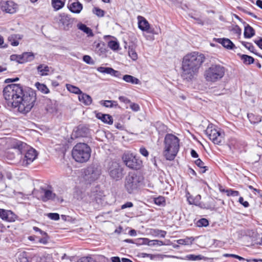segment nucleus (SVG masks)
<instances>
[{"label": "nucleus", "mask_w": 262, "mask_h": 262, "mask_svg": "<svg viewBox=\"0 0 262 262\" xmlns=\"http://www.w3.org/2000/svg\"><path fill=\"white\" fill-rule=\"evenodd\" d=\"M4 97L9 106L17 108L21 113L27 114L34 106L36 94L33 89H23L20 84H11L7 85L3 90Z\"/></svg>", "instance_id": "1"}, {"label": "nucleus", "mask_w": 262, "mask_h": 262, "mask_svg": "<svg viewBox=\"0 0 262 262\" xmlns=\"http://www.w3.org/2000/svg\"><path fill=\"white\" fill-rule=\"evenodd\" d=\"M205 60V57L204 54L198 52H192L185 55L183 58L182 64L183 78L191 80L197 75Z\"/></svg>", "instance_id": "2"}, {"label": "nucleus", "mask_w": 262, "mask_h": 262, "mask_svg": "<svg viewBox=\"0 0 262 262\" xmlns=\"http://www.w3.org/2000/svg\"><path fill=\"white\" fill-rule=\"evenodd\" d=\"M179 139L175 135L171 134L166 135L164 141L163 155L167 160H174L179 150Z\"/></svg>", "instance_id": "3"}, {"label": "nucleus", "mask_w": 262, "mask_h": 262, "mask_svg": "<svg viewBox=\"0 0 262 262\" xmlns=\"http://www.w3.org/2000/svg\"><path fill=\"white\" fill-rule=\"evenodd\" d=\"M91 149L85 143H79L74 146L72 155L73 159L78 162L88 161L91 157Z\"/></svg>", "instance_id": "4"}, {"label": "nucleus", "mask_w": 262, "mask_h": 262, "mask_svg": "<svg viewBox=\"0 0 262 262\" xmlns=\"http://www.w3.org/2000/svg\"><path fill=\"white\" fill-rule=\"evenodd\" d=\"M12 146L13 149L17 150V151L18 154H22L27 150L23 161V164L24 165H28V164H30L37 157L36 151L32 148L26 149L28 148V147L25 143L19 141H16L14 142Z\"/></svg>", "instance_id": "5"}, {"label": "nucleus", "mask_w": 262, "mask_h": 262, "mask_svg": "<svg viewBox=\"0 0 262 262\" xmlns=\"http://www.w3.org/2000/svg\"><path fill=\"white\" fill-rule=\"evenodd\" d=\"M225 68L220 64H212L204 72L205 80L209 82H215L220 81L224 76Z\"/></svg>", "instance_id": "6"}, {"label": "nucleus", "mask_w": 262, "mask_h": 262, "mask_svg": "<svg viewBox=\"0 0 262 262\" xmlns=\"http://www.w3.org/2000/svg\"><path fill=\"white\" fill-rule=\"evenodd\" d=\"M205 133L207 137L214 144L222 145L224 143V132L220 129L216 128L212 124L208 126Z\"/></svg>", "instance_id": "7"}, {"label": "nucleus", "mask_w": 262, "mask_h": 262, "mask_svg": "<svg viewBox=\"0 0 262 262\" xmlns=\"http://www.w3.org/2000/svg\"><path fill=\"white\" fill-rule=\"evenodd\" d=\"M142 178L134 172H129L126 177L124 187L129 193H133L140 186Z\"/></svg>", "instance_id": "8"}, {"label": "nucleus", "mask_w": 262, "mask_h": 262, "mask_svg": "<svg viewBox=\"0 0 262 262\" xmlns=\"http://www.w3.org/2000/svg\"><path fill=\"white\" fill-rule=\"evenodd\" d=\"M123 162L130 169H140L142 166V162L133 154L126 153L122 157Z\"/></svg>", "instance_id": "9"}, {"label": "nucleus", "mask_w": 262, "mask_h": 262, "mask_svg": "<svg viewBox=\"0 0 262 262\" xmlns=\"http://www.w3.org/2000/svg\"><path fill=\"white\" fill-rule=\"evenodd\" d=\"M108 172L111 178L116 181L121 180L123 176V168L120 164L116 162L110 163Z\"/></svg>", "instance_id": "10"}, {"label": "nucleus", "mask_w": 262, "mask_h": 262, "mask_svg": "<svg viewBox=\"0 0 262 262\" xmlns=\"http://www.w3.org/2000/svg\"><path fill=\"white\" fill-rule=\"evenodd\" d=\"M84 179L90 182L98 179L101 174V169L97 165H91L84 170Z\"/></svg>", "instance_id": "11"}, {"label": "nucleus", "mask_w": 262, "mask_h": 262, "mask_svg": "<svg viewBox=\"0 0 262 262\" xmlns=\"http://www.w3.org/2000/svg\"><path fill=\"white\" fill-rule=\"evenodd\" d=\"M59 17V23L62 24L63 29L69 30L72 26L73 20L64 13L60 14Z\"/></svg>", "instance_id": "12"}, {"label": "nucleus", "mask_w": 262, "mask_h": 262, "mask_svg": "<svg viewBox=\"0 0 262 262\" xmlns=\"http://www.w3.org/2000/svg\"><path fill=\"white\" fill-rule=\"evenodd\" d=\"M138 27L143 31L149 33H152V31L150 30V25L148 21L143 16H138Z\"/></svg>", "instance_id": "13"}, {"label": "nucleus", "mask_w": 262, "mask_h": 262, "mask_svg": "<svg viewBox=\"0 0 262 262\" xmlns=\"http://www.w3.org/2000/svg\"><path fill=\"white\" fill-rule=\"evenodd\" d=\"M2 9L3 11L9 13H14L16 10L17 6L12 1H7L1 3Z\"/></svg>", "instance_id": "14"}, {"label": "nucleus", "mask_w": 262, "mask_h": 262, "mask_svg": "<svg viewBox=\"0 0 262 262\" xmlns=\"http://www.w3.org/2000/svg\"><path fill=\"white\" fill-rule=\"evenodd\" d=\"M97 70L100 73L110 74L115 77H119L121 75L119 71H116L112 68L100 67L97 69Z\"/></svg>", "instance_id": "15"}, {"label": "nucleus", "mask_w": 262, "mask_h": 262, "mask_svg": "<svg viewBox=\"0 0 262 262\" xmlns=\"http://www.w3.org/2000/svg\"><path fill=\"white\" fill-rule=\"evenodd\" d=\"M96 117L97 119L101 120L103 123L108 124H112L113 120L112 117L108 114H104L101 113H96Z\"/></svg>", "instance_id": "16"}, {"label": "nucleus", "mask_w": 262, "mask_h": 262, "mask_svg": "<svg viewBox=\"0 0 262 262\" xmlns=\"http://www.w3.org/2000/svg\"><path fill=\"white\" fill-rule=\"evenodd\" d=\"M216 41L228 49H233L235 47L233 43L228 38H217Z\"/></svg>", "instance_id": "17"}, {"label": "nucleus", "mask_w": 262, "mask_h": 262, "mask_svg": "<svg viewBox=\"0 0 262 262\" xmlns=\"http://www.w3.org/2000/svg\"><path fill=\"white\" fill-rule=\"evenodd\" d=\"M42 191L43 193V195L42 196V200L43 202L55 199L56 195L51 190L42 188Z\"/></svg>", "instance_id": "18"}, {"label": "nucleus", "mask_w": 262, "mask_h": 262, "mask_svg": "<svg viewBox=\"0 0 262 262\" xmlns=\"http://www.w3.org/2000/svg\"><path fill=\"white\" fill-rule=\"evenodd\" d=\"M78 99L80 102L86 105L91 104L92 102L91 96L82 92L78 96Z\"/></svg>", "instance_id": "19"}, {"label": "nucleus", "mask_w": 262, "mask_h": 262, "mask_svg": "<svg viewBox=\"0 0 262 262\" xmlns=\"http://www.w3.org/2000/svg\"><path fill=\"white\" fill-rule=\"evenodd\" d=\"M21 63L30 62L35 58V55L32 52H24L21 54Z\"/></svg>", "instance_id": "20"}, {"label": "nucleus", "mask_w": 262, "mask_h": 262, "mask_svg": "<svg viewBox=\"0 0 262 262\" xmlns=\"http://www.w3.org/2000/svg\"><path fill=\"white\" fill-rule=\"evenodd\" d=\"M69 9L73 13H79L82 9V5L79 2H74L70 5Z\"/></svg>", "instance_id": "21"}, {"label": "nucleus", "mask_w": 262, "mask_h": 262, "mask_svg": "<svg viewBox=\"0 0 262 262\" xmlns=\"http://www.w3.org/2000/svg\"><path fill=\"white\" fill-rule=\"evenodd\" d=\"M13 213L10 210H6L3 209H0V217L7 221H10V215H12Z\"/></svg>", "instance_id": "22"}, {"label": "nucleus", "mask_w": 262, "mask_h": 262, "mask_svg": "<svg viewBox=\"0 0 262 262\" xmlns=\"http://www.w3.org/2000/svg\"><path fill=\"white\" fill-rule=\"evenodd\" d=\"M37 70L41 76H46L48 74L50 68L46 65L40 64L37 67Z\"/></svg>", "instance_id": "23"}, {"label": "nucleus", "mask_w": 262, "mask_h": 262, "mask_svg": "<svg viewBox=\"0 0 262 262\" xmlns=\"http://www.w3.org/2000/svg\"><path fill=\"white\" fill-rule=\"evenodd\" d=\"M123 79L125 82L130 83L132 84H138L140 83V80L138 78L129 75H124Z\"/></svg>", "instance_id": "24"}, {"label": "nucleus", "mask_w": 262, "mask_h": 262, "mask_svg": "<svg viewBox=\"0 0 262 262\" xmlns=\"http://www.w3.org/2000/svg\"><path fill=\"white\" fill-rule=\"evenodd\" d=\"M254 34L255 31L250 26L247 25L245 27L244 36L246 38H251Z\"/></svg>", "instance_id": "25"}, {"label": "nucleus", "mask_w": 262, "mask_h": 262, "mask_svg": "<svg viewBox=\"0 0 262 262\" xmlns=\"http://www.w3.org/2000/svg\"><path fill=\"white\" fill-rule=\"evenodd\" d=\"M46 110L49 113H53L56 111V106L55 103L50 100L47 101Z\"/></svg>", "instance_id": "26"}, {"label": "nucleus", "mask_w": 262, "mask_h": 262, "mask_svg": "<svg viewBox=\"0 0 262 262\" xmlns=\"http://www.w3.org/2000/svg\"><path fill=\"white\" fill-rule=\"evenodd\" d=\"M78 28L81 31H83L86 34L88 35V36H93V34L92 31V30L88 27L85 25L83 24H79L77 25Z\"/></svg>", "instance_id": "27"}, {"label": "nucleus", "mask_w": 262, "mask_h": 262, "mask_svg": "<svg viewBox=\"0 0 262 262\" xmlns=\"http://www.w3.org/2000/svg\"><path fill=\"white\" fill-rule=\"evenodd\" d=\"M35 86L38 91H40L43 94H48L50 92L49 89L47 86L42 83H40L37 82L35 83Z\"/></svg>", "instance_id": "28"}, {"label": "nucleus", "mask_w": 262, "mask_h": 262, "mask_svg": "<svg viewBox=\"0 0 262 262\" xmlns=\"http://www.w3.org/2000/svg\"><path fill=\"white\" fill-rule=\"evenodd\" d=\"M66 87L67 90L71 93L79 94V95L82 93V91L78 87L72 84H67Z\"/></svg>", "instance_id": "29"}, {"label": "nucleus", "mask_w": 262, "mask_h": 262, "mask_svg": "<svg viewBox=\"0 0 262 262\" xmlns=\"http://www.w3.org/2000/svg\"><path fill=\"white\" fill-rule=\"evenodd\" d=\"M64 4V2L61 0H52V5L55 10L62 8Z\"/></svg>", "instance_id": "30"}, {"label": "nucleus", "mask_w": 262, "mask_h": 262, "mask_svg": "<svg viewBox=\"0 0 262 262\" xmlns=\"http://www.w3.org/2000/svg\"><path fill=\"white\" fill-rule=\"evenodd\" d=\"M201 199V196L198 194L194 198L191 196H188L187 198V201L189 204L197 205Z\"/></svg>", "instance_id": "31"}, {"label": "nucleus", "mask_w": 262, "mask_h": 262, "mask_svg": "<svg viewBox=\"0 0 262 262\" xmlns=\"http://www.w3.org/2000/svg\"><path fill=\"white\" fill-rule=\"evenodd\" d=\"M41 237H39L37 239V243L46 245L48 243L49 237L46 232H41Z\"/></svg>", "instance_id": "32"}, {"label": "nucleus", "mask_w": 262, "mask_h": 262, "mask_svg": "<svg viewBox=\"0 0 262 262\" xmlns=\"http://www.w3.org/2000/svg\"><path fill=\"white\" fill-rule=\"evenodd\" d=\"M151 233L155 236L164 237L166 234V232L165 231L159 229H152L151 231Z\"/></svg>", "instance_id": "33"}, {"label": "nucleus", "mask_w": 262, "mask_h": 262, "mask_svg": "<svg viewBox=\"0 0 262 262\" xmlns=\"http://www.w3.org/2000/svg\"><path fill=\"white\" fill-rule=\"evenodd\" d=\"M241 59L243 60V62L246 64L253 63L254 61V59L252 57L247 55H242L241 56Z\"/></svg>", "instance_id": "34"}, {"label": "nucleus", "mask_w": 262, "mask_h": 262, "mask_svg": "<svg viewBox=\"0 0 262 262\" xmlns=\"http://www.w3.org/2000/svg\"><path fill=\"white\" fill-rule=\"evenodd\" d=\"M154 203L159 206H164L165 205V200L164 197L159 196L154 198Z\"/></svg>", "instance_id": "35"}, {"label": "nucleus", "mask_w": 262, "mask_h": 262, "mask_svg": "<svg viewBox=\"0 0 262 262\" xmlns=\"http://www.w3.org/2000/svg\"><path fill=\"white\" fill-rule=\"evenodd\" d=\"M143 240H144V241H148L147 245L148 246H161L163 245V242L159 240H149L148 238H143Z\"/></svg>", "instance_id": "36"}, {"label": "nucleus", "mask_w": 262, "mask_h": 262, "mask_svg": "<svg viewBox=\"0 0 262 262\" xmlns=\"http://www.w3.org/2000/svg\"><path fill=\"white\" fill-rule=\"evenodd\" d=\"M18 36V35H11L8 37V40L12 46H17L19 45L18 41L16 40Z\"/></svg>", "instance_id": "37"}, {"label": "nucleus", "mask_w": 262, "mask_h": 262, "mask_svg": "<svg viewBox=\"0 0 262 262\" xmlns=\"http://www.w3.org/2000/svg\"><path fill=\"white\" fill-rule=\"evenodd\" d=\"M128 55L134 61L138 59V55L133 48L129 47L128 49Z\"/></svg>", "instance_id": "38"}, {"label": "nucleus", "mask_w": 262, "mask_h": 262, "mask_svg": "<svg viewBox=\"0 0 262 262\" xmlns=\"http://www.w3.org/2000/svg\"><path fill=\"white\" fill-rule=\"evenodd\" d=\"M186 258L191 260H200L203 259L204 256L201 255L189 254L186 256Z\"/></svg>", "instance_id": "39"}, {"label": "nucleus", "mask_w": 262, "mask_h": 262, "mask_svg": "<svg viewBox=\"0 0 262 262\" xmlns=\"http://www.w3.org/2000/svg\"><path fill=\"white\" fill-rule=\"evenodd\" d=\"M108 46L113 50H117L119 48V45L116 41L111 40L108 42Z\"/></svg>", "instance_id": "40"}, {"label": "nucleus", "mask_w": 262, "mask_h": 262, "mask_svg": "<svg viewBox=\"0 0 262 262\" xmlns=\"http://www.w3.org/2000/svg\"><path fill=\"white\" fill-rule=\"evenodd\" d=\"M208 224V220L204 218L201 219L197 222V226L198 227H206Z\"/></svg>", "instance_id": "41"}, {"label": "nucleus", "mask_w": 262, "mask_h": 262, "mask_svg": "<svg viewBox=\"0 0 262 262\" xmlns=\"http://www.w3.org/2000/svg\"><path fill=\"white\" fill-rule=\"evenodd\" d=\"M113 103H116V101H112V100H104L101 101L100 103L101 105L106 107H113Z\"/></svg>", "instance_id": "42"}, {"label": "nucleus", "mask_w": 262, "mask_h": 262, "mask_svg": "<svg viewBox=\"0 0 262 262\" xmlns=\"http://www.w3.org/2000/svg\"><path fill=\"white\" fill-rule=\"evenodd\" d=\"M47 216L51 220L58 221L59 220V215L57 213H49Z\"/></svg>", "instance_id": "43"}, {"label": "nucleus", "mask_w": 262, "mask_h": 262, "mask_svg": "<svg viewBox=\"0 0 262 262\" xmlns=\"http://www.w3.org/2000/svg\"><path fill=\"white\" fill-rule=\"evenodd\" d=\"M195 163L200 168L205 169V170L203 171V172H205L207 170V167L205 166L204 163L200 159H198L195 160Z\"/></svg>", "instance_id": "44"}, {"label": "nucleus", "mask_w": 262, "mask_h": 262, "mask_svg": "<svg viewBox=\"0 0 262 262\" xmlns=\"http://www.w3.org/2000/svg\"><path fill=\"white\" fill-rule=\"evenodd\" d=\"M243 45L247 49H248L250 52L255 54V53L254 52L255 48L252 43H251L250 42H243Z\"/></svg>", "instance_id": "45"}, {"label": "nucleus", "mask_w": 262, "mask_h": 262, "mask_svg": "<svg viewBox=\"0 0 262 262\" xmlns=\"http://www.w3.org/2000/svg\"><path fill=\"white\" fill-rule=\"evenodd\" d=\"M83 61L88 64H94V61L92 58L89 55H84L83 57Z\"/></svg>", "instance_id": "46"}, {"label": "nucleus", "mask_w": 262, "mask_h": 262, "mask_svg": "<svg viewBox=\"0 0 262 262\" xmlns=\"http://www.w3.org/2000/svg\"><path fill=\"white\" fill-rule=\"evenodd\" d=\"M227 193V195L228 196H238L239 193L238 191L236 190H232L231 189H228L226 191Z\"/></svg>", "instance_id": "47"}, {"label": "nucleus", "mask_w": 262, "mask_h": 262, "mask_svg": "<svg viewBox=\"0 0 262 262\" xmlns=\"http://www.w3.org/2000/svg\"><path fill=\"white\" fill-rule=\"evenodd\" d=\"M11 60H15L19 63H21V55H12L10 56Z\"/></svg>", "instance_id": "48"}, {"label": "nucleus", "mask_w": 262, "mask_h": 262, "mask_svg": "<svg viewBox=\"0 0 262 262\" xmlns=\"http://www.w3.org/2000/svg\"><path fill=\"white\" fill-rule=\"evenodd\" d=\"M93 12L98 16H103L104 15V11L100 9L95 8Z\"/></svg>", "instance_id": "49"}, {"label": "nucleus", "mask_w": 262, "mask_h": 262, "mask_svg": "<svg viewBox=\"0 0 262 262\" xmlns=\"http://www.w3.org/2000/svg\"><path fill=\"white\" fill-rule=\"evenodd\" d=\"M129 103L130 107L133 111L138 112L140 110V106L138 104L135 103H132L131 102Z\"/></svg>", "instance_id": "50"}, {"label": "nucleus", "mask_w": 262, "mask_h": 262, "mask_svg": "<svg viewBox=\"0 0 262 262\" xmlns=\"http://www.w3.org/2000/svg\"><path fill=\"white\" fill-rule=\"evenodd\" d=\"M77 262H96L94 259L91 257H82Z\"/></svg>", "instance_id": "51"}, {"label": "nucleus", "mask_w": 262, "mask_h": 262, "mask_svg": "<svg viewBox=\"0 0 262 262\" xmlns=\"http://www.w3.org/2000/svg\"><path fill=\"white\" fill-rule=\"evenodd\" d=\"M140 153L144 157H147L148 156V151L144 147H141L140 148Z\"/></svg>", "instance_id": "52"}, {"label": "nucleus", "mask_w": 262, "mask_h": 262, "mask_svg": "<svg viewBox=\"0 0 262 262\" xmlns=\"http://www.w3.org/2000/svg\"><path fill=\"white\" fill-rule=\"evenodd\" d=\"M238 202L240 204L243 205L245 207H248L249 206V204L247 201H244L243 197H240L238 200Z\"/></svg>", "instance_id": "53"}, {"label": "nucleus", "mask_w": 262, "mask_h": 262, "mask_svg": "<svg viewBox=\"0 0 262 262\" xmlns=\"http://www.w3.org/2000/svg\"><path fill=\"white\" fill-rule=\"evenodd\" d=\"M189 241V238H187L185 239H180L178 240L177 243L181 245H187L188 244Z\"/></svg>", "instance_id": "54"}, {"label": "nucleus", "mask_w": 262, "mask_h": 262, "mask_svg": "<svg viewBox=\"0 0 262 262\" xmlns=\"http://www.w3.org/2000/svg\"><path fill=\"white\" fill-rule=\"evenodd\" d=\"M133 206V204L130 202H127L121 206V209H124L127 208H130Z\"/></svg>", "instance_id": "55"}, {"label": "nucleus", "mask_w": 262, "mask_h": 262, "mask_svg": "<svg viewBox=\"0 0 262 262\" xmlns=\"http://www.w3.org/2000/svg\"><path fill=\"white\" fill-rule=\"evenodd\" d=\"M119 99L120 101L126 104L130 103V100L124 96H120L119 97Z\"/></svg>", "instance_id": "56"}, {"label": "nucleus", "mask_w": 262, "mask_h": 262, "mask_svg": "<svg viewBox=\"0 0 262 262\" xmlns=\"http://www.w3.org/2000/svg\"><path fill=\"white\" fill-rule=\"evenodd\" d=\"M196 206H198L202 208H206L208 209L213 208V207H212L211 205L206 206L204 204L200 203V202H199L198 204Z\"/></svg>", "instance_id": "57"}, {"label": "nucleus", "mask_w": 262, "mask_h": 262, "mask_svg": "<svg viewBox=\"0 0 262 262\" xmlns=\"http://www.w3.org/2000/svg\"><path fill=\"white\" fill-rule=\"evenodd\" d=\"M253 117H254V115L252 114H248V118L251 123H256L260 121L259 119H257L256 121L253 120Z\"/></svg>", "instance_id": "58"}, {"label": "nucleus", "mask_w": 262, "mask_h": 262, "mask_svg": "<svg viewBox=\"0 0 262 262\" xmlns=\"http://www.w3.org/2000/svg\"><path fill=\"white\" fill-rule=\"evenodd\" d=\"M38 237L37 236H30L28 237V239L31 241H33L35 243H37V239Z\"/></svg>", "instance_id": "59"}, {"label": "nucleus", "mask_w": 262, "mask_h": 262, "mask_svg": "<svg viewBox=\"0 0 262 262\" xmlns=\"http://www.w3.org/2000/svg\"><path fill=\"white\" fill-rule=\"evenodd\" d=\"M254 42L261 49H262V38L258 40H255Z\"/></svg>", "instance_id": "60"}, {"label": "nucleus", "mask_w": 262, "mask_h": 262, "mask_svg": "<svg viewBox=\"0 0 262 262\" xmlns=\"http://www.w3.org/2000/svg\"><path fill=\"white\" fill-rule=\"evenodd\" d=\"M111 261L112 262H121L120 258L118 256L112 257Z\"/></svg>", "instance_id": "61"}, {"label": "nucleus", "mask_w": 262, "mask_h": 262, "mask_svg": "<svg viewBox=\"0 0 262 262\" xmlns=\"http://www.w3.org/2000/svg\"><path fill=\"white\" fill-rule=\"evenodd\" d=\"M191 156L193 158H198L199 157L198 154L194 149L191 150Z\"/></svg>", "instance_id": "62"}, {"label": "nucleus", "mask_w": 262, "mask_h": 262, "mask_svg": "<svg viewBox=\"0 0 262 262\" xmlns=\"http://www.w3.org/2000/svg\"><path fill=\"white\" fill-rule=\"evenodd\" d=\"M256 5L262 9V1L261 0H257L256 2Z\"/></svg>", "instance_id": "63"}, {"label": "nucleus", "mask_w": 262, "mask_h": 262, "mask_svg": "<svg viewBox=\"0 0 262 262\" xmlns=\"http://www.w3.org/2000/svg\"><path fill=\"white\" fill-rule=\"evenodd\" d=\"M129 234L131 236H136V231L134 229H132L129 231Z\"/></svg>", "instance_id": "64"}]
</instances>
